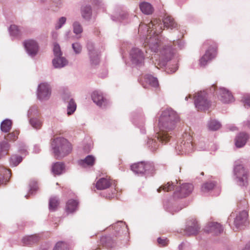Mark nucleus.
Returning <instances> with one entry per match:
<instances>
[{"instance_id":"obj_1","label":"nucleus","mask_w":250,"mask_h":250,"mask_svg":"<svg viewBox=\"0 0 250 250\" xmlns=\"http://www.w3.org/2000/svg\"><path fill=\"white\" fill-rule=\"evenodd\" d=\"M179 121V117L178 114L171 108H167L163 111L159 122V127L162 132L156 134L157 140L162 143L168 142L170 136L164 132L174 129Z\"/></svg>"},{"instance_id":"obj_2","label":"nucleus","mask_w":250,"mask_h":250,"mask_svg":"<svg viewBox=\"0 0 250 250\" xmlns=\"http://www.w3.org/2000/svg\"><path fill=\"white\" fill-rule=\"evenodd\" d=\"M176 185L174 183L168 182L166 185L162 186L158 189L157 191L160 192L162 190L168 192L175 189L174 196L177 198H184L188 196L191 193L193 189V186L189 183H184L181 185L176 181Z\"/></svg>"},{"instance_id":"obj_3","label":"nucleus","mask_w":250,"mask_h":250,"mask_svg":"<svg viewBox=\"0 0 250 250\" xmlns=\"http://www.w3.org/2000/svg\"><path fill=\"white\" fill-rule=\"evenodd\" d=\"M51 148L54 156L57 159H62L68 155L72 151L71 144L63 138L59 137L53 140Z\"/></svg>"},{"instance_id":"obj_4","label":"nucleus","mask_w":250,"mask_h":250,"mask_svg":"<svg viewBox=\"0 0 250 250\" xmlns=\"http://www.w3.org/2000/svg\"><path fill=\"white\" fill-rule=\"evenodd\" d=\"M163 24L162 23L160 20L154 19L148 24V28L151 29L153 34L157 36L162 33L163 27L171 29H178V24L175 21L174 19L169 15H166L163 18Z\"/></svg>"},{"instance_id":"obj_5","label":"nucleus","mask_w":250,"mask_h":250,"mask_svg":"<svg viewBox=\"0 0 250 250\" xmlns=\"http://www.w3.org/2000/svg\"><path fill=\"white\" fill-rule=\"evenodd\" d=\"M194 104L198 110L208 109L210 106V103L208 99L206 92L201 91L197 93L194 96Z\"/></svg>"},{"instance_id":"obj_6","label":"nucleus","mask_w":250,"mask_h":250,"mask_svg":"<svg viewBox=\"0 0 250 250\" xmlns=\"http://www.w3.org/2000/svg\"><path fill=\"white\" fill-rule=\"evenodd\" d=\"M129 56L131 62L138 66L144 65L145 55L144 52L139 48L134 47L130 51Z\"/></svg>"},{"instance_id":"obj_7","label":"nucleus","mask_w":250,"mask_h":250,"mask_svg":"<svg viewBox=\"0 0 250 250\" xmlns=\"http://www.w3.org/2000/svg\"><path fill=\"white\" fill-rule=\"evenodd\" d=\"M117 181L111 178L110 176H106L105 177L100 178L96 183V188L99 190H104L112 186L116 187Z\"/></svg>"},{"instance_id":"obj_8","label":"nucleus","mask_w":250,"mask_h":250,"mask_svg":"<svg viewBox=\"0 0 250 250\" xmlns=\"http://www.w3.org/2000/svg\"><path fill=\"white\" fill-rule=\"evenodd\" d=\"M23 45L26 52L31 57H34L37 55L39 46L36 41L33 40L25 41L23 42Z\"/></svg>"},{"instance_id":"obj_9","label":"nucleus","mask_w":250,"mask_h":250,"mask_svg":"<svg viewBox=\"0 0 250 250\" xmlns=\"http://www.w3.org/2000/svg\"><path fill=\"white\" fill-rule=\"evenodd\" d=\"M50 95L51 89L47 83H42L39 85L37 90V96L39 100H48Z\"/></svg>"},{"instance_id":"obj_10","label":"nucleus","mask_w":250,"mask_h":250,"mask_svg":"<svg viewBox=\"0 0 250 250\" xmlns=\"http://www.w3.org/2000/svg\"><path fill=\"white\" fill-rule=\"evenodd\" d=\"M91 98L94 103L102 108L106 107L109 104V101L103 97L102 93L100 91H94L91 95Z\"/></svg>"},{"instance_id":"obj_11","label":"nucleus","mask_w":250,"mask_h":250,"mask_svg":"<svg viewBox=\"0 0 250 250\" xmlns=\"http://www.w3.org/2000/svg\"><path fill=\"white\" fill-rule=\"evenodd\" d=\"M217 46L215 43H213L206 51L205 54L201 58L200 63L201 65L205 66L207 64L208 61L211 60L214 58L216 54Z\"/></svg>"},{"instance_id":"obj_12","label":"nucleus","mask_w":250,"mask_h":250,"mask_svg":"<svg viewBox=\"0 0 250 250\" xmlns=\"http://www.w3.org/2000/svg\"><path fill=\"white\" fill-rule=\"evenodd\" d=\"M217 94L218 99L224 103L228 104L233 101L231 93L225 88H220Z\"/></svg>"},{"instance_id":"obj_13","label":"nucleus","mask_w":250,"mask_h":250,"mask_svg":"<svg viewBox=\"0 0 250 250\" xmlns=\"http://www.w3.org/2000/svg\"><path fill=\"white\" fill-rule=\"evenodd\" d=\"M248 213L247 211L243 210L236 217L234 224L237 229H241L247 222Z\"/></svg>"},{"instance_id":"obj_14","label":"nucleus","mask_w":250,"mask_h":250,"mask_svg":"<svg viewBox=\"0 0 250 250\" xmlns=\"http://www.w3.org/2000/svg\"><path fill=\"white\" fill-rule=\"evenodd\" d=\"M205 230L208 233L218 235L222 232L223 229L220 224L216 222H210L206 227Z\"/></svg>"},{"instance_id":"obj_15","label":"nucleus","mask_w":250,"mask_h":250,"mask_svg":"<svg viewBox=\"0 0 250 250\" xmlns=\"http://www.w3.org/2000/svg\"><path fill=\"white\" fill-rule=\"evenodd\" d=\"M176 149L179 151V154H183L185 153H189L193 150V146L191 141L189 139L188 141H183L179 145L176 147Z\"/></svg>"},{"instance_id":"obj_16","label":"nucleus","mask_w":250,"mask_h":250,"mask_svg":"<svg viewBox=\"0 0 250 250\" xmlns=\"http://www.w3.org/2000/svg\"><path fill=\"white\" fill-rule=\"evenodd\" d=\"M163 61L160 63L161 66H165L167 62L170 60L173 56V51L171 46L165 47L161 52Z\"/></svg>"},{"instance_id":"obj_17","label":"nucleus","mask_w":250,"mask_h":250,"mask_svg":"<svg viewBox=\"0 0 250 250\" xmlns=\"http://www.w3.org/2000/svg\"><path fill=\"white\" fill-rule=\"evenodd\" d=\"M111 18L113 21L123 22L128 20L129 14L123 9H118L114 15H111Z\"/></svg>"},{"instance_id":"obj_18","label":"nucleus","mask_w":250,"mask_h":250,"mask_svg":"<svg viewBox=\"0 0 250 250\" xmlns=\"http://www.w3.org/2000/svg\"><path fill=\"white\" fill-rule=\"evenodd\" d=\"M249 138V136L247 133L245 132L240 133L235 139L236 146L238 148L244 146Z\"/></svg>"},{"instance_id":"obj_19","label":"nucleus","mask_w":250,"mask_h":250,"mask_svg":"<svg viewBox=\"0 0 250 250\" xmlns=\"http://www.w3.org/2000/svg\"><path fill=\"white\" fill-rule=\"evenodd\" d=\"M68 61L65 58L60 56L55 57L52 60V64L55 68H61L68 64Z\"/></svg>"},{"instance_id":"obj_20","label":"nucleus","mask_w":250,"mask_h":250,"mask_svg":"<svg viewBox=\"0 0 250 250\" xmlns=\"http://www.w3.org/2000/svg\"><path fill=\"white\" fill-rule=\"evenodd\" d=\"M79 202L77 200L69 199L67 201L65 206V211L67 213H72L77 210Z\"/></svg>"},{"instance_id":"obj_21","label":"nucleus","mask_w":250,"mask_h":250,"mask_svg":"<svg viewBox=\"0 0 250 250\" xmlns=\"http://www.w3.org/2000/svg\"><path fill=\"white\" fill-rule=\"evenodd\" d=\"M82 18L86 21H89L92 16V8L90 5L83 6L81 8Z\"/></svg>"},{"instance_id":"obj_22","label":"nucleus","mask_w":250,"mask_h":250,"mask_svg":"<svg viewBox=\"0 0 250 250\" xmlns=\"http://www.w3.org/2000/svg\"><path fill=\"white\" fill-rule=\"evenodd\" d=\"M199 229L197 222L194 220L191 225L188 224L186 229V233L188 235H196L198 233Z\"/></svg>"},{"instance_id":"obj_23","label":"nucleus","mask_w":250,"mask_h":250,"mask_svg":"<svg viewBox=\"0 0 250 250\" xmlns=\"http://www.w3.org/2000/svg\"><path fill=\"white\" fill-rule=\"evenodd\" d=\"M95 159L92 155H88L84 159L78 161V164L83 167L92 166L95 163Z\"/></svg>"},{"instance_id":"obj_24","label":"nucleus","mask_w":250,"mask_h":250,"mask_svg":"<svg viewBox=\"0 0 250 250\" xmlns=\"http://www.w3.org/2000/svg\"><path fill=\"white\" fill-rule=\"evenodd\" d=\"M235 180L238 184L241 186L247 184L248 174L247 173H235Z\"/></svg>"},{"instance_id":"obj_25","label":"nucleus","mask_w":250,"mask_h":250,"mask_svg":"<svg viewBox=\"0 0 250 250\" xmlns=\"http://www.w3.org/2000/svg\"><path fill=\"white\" fill-rule=\"evenodd\" d=\"M164 167V166L162 165H157L156 166H155L153 163H152V162L144 161V172H147V171L152 172L153 171L160 170L161 169L160 168V167Z\"/></svg>"},{"instance_id":"obj_26","label":"nucleus","mask_w":250,"mask_h":250,"mask_svg":"<svg viewBox=\"0 0 250 250\" xmlns=\"http://www.w3.org/2000/svg\"><path fill=\"white\" fill-rule=\"evenodd\" d=\"M68 170V169L63 162H57L52 165L51 172H63Z\"/></svg>"},{"instance_id":"obj_27","label":"nucleus","mask_w":250,"mask_h":250,"mask_svg":"<svg viewBox=\"0 0 250 250\" xmlns=\"http://www.w3.org/2000/svg\"><path fill=\"white\" fill-rule=\"evenodd\" d=\"M140 8L141 11L146 15L151 14L154 11V8L152 5L147 2L141 3L140 4Z\"/></svg>"},{"instance_id":"obj_28","label":"nucleus","mask_w":250,"mask_h":250,"mask_svg":"<svg viewBox=\"0 0 250 250\" xmlns=\"http://www.w3.org/2000/svg\"><path fill=\"white\" fill-rule=\"evenodd\" d=\"M10 147V145L6 141L0 142V158L8 154Z\"/></svg>"},{"instance_id":"obj_29","label":"nucleus","mask_w":250,"mask_h":250,"mask_svg":"<svg viewBox=\"0 0 250 250\" xmlns=\"http://www.w3.org/2000/svg\"><path fill=\"white\" fill-rule=\"evenodd\" d=\"M102 241L104 242L105 246L108 248H112L116 245V238L111 237H105L102 238Z\"/></svg>"},{"instance_id":"obj_30","label":"nucleus","mask_w":250,"mask_h":250,"mask_svg":"<svg viewBox=\"0 0 250 250\" xmlns=\"http://www.w3.org/2000/svg\"><path fill=\"white\" fill-rule=\"evenodd\" d=\"M90 64L92 66L98 65L100 62V57L98 52L88 54Z\"/></svg>"},{"instance_id":"obj_31","label":"nucleus","mask_w":250,"mask_h":250,"mask_svg":"<svg viewBox=\"0 0 250 250\" xmlns=\"http://www.w3.org/2000/svg\"><path fill=\"white\" fill-rule=\"evenodd\" d=\"M12 127V122L10 120L5 119L0 124V129L3 132H8Z\"/></svg>"},{"instance_id":"obj_32","label":"nucleus","mask_w":250,"mask_h":250,"mask_svg":"<svg viewBox=\"0 0 250 250\" xmlns=\"http://www.w3.org/2000/svg\"><path fill=\"white\" fill-rule=\"evenodd\" d=\"M39 237L37 235H33L25 237L22 241L23 243L25 245H32L35 243L38 242Z\"/></svg>"},{"instance_id":"obj_33","label":"nucleus","mask_w":250,"mask_h":250,"mask_svg":"<svg viewBox=\"0 0 250 250\" xmlns=\"http://www.w3.org/2000/svg\"><path fill=\"white\" fill-rule=\"evenodd\" d=\"M144 161L135 163L130 165V170L133 172H144Z\"/></svg>"},{"instance_id":"obj_34","label":"nucleus","mask_w":250,"mask_h":250,"mask_svg":"<svg viewBox=\"0 0 250 250\" xmlns=\"http://www.w3.org/2000/svg\"><path fill=\"white\" fill-rule=\"evenodd\" d=\"M9 32L11 36L19 37L21 35V29L16 25H11L9 28Z\"/></svg>"},{"instance_id":"obj_35","label":"nucleus","mask_w":250,"mask_h":250,"mask_svg":"<svg viewBox=\"0 0 250 250\" xmlns=\"http://www.w3.org/2000/svg\"><path fill=\"white\" fill-rule=\"evenodd\" d=\"M22 159V157L20 155L17 154L12 155L10 159V166L13 167L17 166Z\"/></svg>"},{"instance_id":"obj_36","label":"nucleus","mask_w":250,"mask_h":250,"mask_svg":"<svg viewBox=\"0 0 250 250\" xmlns=\"http://www.w3.org/2000/svg\"><path fill=\"white\" fill-rule=\"evenodd\" d=\"M76 104L73 99H70L67 105V112L68 115L72 114L76 109Z\"/></svg>"},{"instance_id":"obj_37","label":"nucleus","mask_w":250,"mask_h":250,"mask_svg":"<svg viewBox=\"0 0 250 250\" xmlns=\"http://www.w3.org/2000/svg\"><path fill=\"white\" fill-rule=\"evenodd\" d=\"M73 32L76 34H80L83 32V28L79 21H75L72 24Z\"/></svg>"},{"instance_id":"obj_38","label":"nucleus","mask_w":250,"mask_h":250,"mask_svg":"<svg viewBox=\"0 0 250 250\" xmlns=\"http://www.w3.org/2000/svg\"><path fill=\"white\" fill-rule=\"evenodd\" d=\"M145 79L147 83L153 87H156L159 84L157 79L150 75H146Z\"/></svg>"},{"instance_id":"obj_39","label":"nucleus","mask_w":250,"mask_h":250,"mask_svg":"<svg viewBox=\"0 0 250 250\" xmlns=\"http://www.w3.org/2000/svg\"><path fill=\"white\" fill-rule=\"evenodd\" d=\"M29 123L31 126L36 129H40L42 125V122L37 117L29 118Z\"/></svg>"},{"instance_id":"obj_40","label":"nucleus","mask_w":250,"mask_h":250,"mask_svg":"<svg viewBox=\"0 0 250 250\" xmlns=\"http://www.w3.org/2000/svg\"><path fill=\"white\" fill-rule=\"evenodd\" d=\"M221 126V124L216 120H210L208 123V127L209 129L211 130H216L220 128Z\"/></svg>"},{"instance_id":"obj_41","label":"nucleus","mask_w":250,"mask_h":250,"mask_svg":"<svg viewBox=\"0 0 250 250\" xmlns=\"http://www.w3.org/2000/svg\"><path fill=\"white\" fill-rule=\"evenodd\" d=\"M69 247L67 243L60 241L58 242L54 249V250H69Z\"/></svg>"},{"instance_id":"obj_42","label":"nucleus","mask_w":250,"mask_h":250,"mask_svg":"<svg viewBox=\"0 0 250 250\" xmlns=\"http://www.w3.org/2000/svg\"><path fill=\"white\" fill-rule=\"evenodd\" d=\"M59 205V202L56 197H52L49 200V209L55 210Z\"/></svg>"},{"instance_id":"obj_43","label":"nucleus","mask_w":250,"mask_h":250,"mask_svg":"<svg viewBox=\"0 0 250 250\" xmlns=\"http://www.w3.org/2000/svg\"><path fill=\"white\" fill-rule=\"evenodd\" d=\"M215 184L212 182H207L204 184L201 188V190L204 192H207L212 189Z\"/></svg>"},{"instance_id":"obj_44","label":"nucleus","mask_w":250,"mask_h":250,"mask_svg":"<svg viewBox=\"0 0 250 250\" xmlns=\"http://www.w3.org/2000/svg\"><path fill=\"white\" fill-rule=\"evenodd\" d=\"M147 145L152 151H154L157 149L159 145L156 140L152 139L148 140Z\"/></svg>"},{"instance_id":"obj_45","label":"nucleus","mask_w":250,"mask_h":250,"mask_svg":"<svg viewBox=\"0 0 250 250\" xmlns=\"http://www.w3.org/2000/svg\"><path fill=\"white\" fill-rule=\"evenodd\" d=\"M38 111L37 107L33 106L29 109L28 111V117L29 118L37 117L38 116Z\"/></svg>"},{"instance_id":"obj_46","label":"nucleus","mask_w":250,"mask_h":250,"mask_svg":"<svg viewBox=\"0 0 250 250\" xmlns=\"http://www.w3.org/2000/svg\"><path fill=\"white\" fill-rule=\"evenodd\" d=\"M66 18L64 17H62L59 19L57 23L55 24V29L58 30L61 28L62 26L65 23Z\"/></svg>"},{"instance_id":"obj_47","label":"nucleus","mask_w":250,"mask_h":250,"mask_svg":"<svg viewBox=\"0 0 250 250\" xmlns=\"http://www.w3.org/2000/svg\"><path fill=\"white\" fill-rule=\"evenodd\" d=\"M72 47L75 53L77 54H79L82 52V46L80 43L78 42L72 43Z\"/></svg>"},{"instance_id":"obj_48","label":"nucleus","mask_w":250,"mask_h":250,"mask_svg":"<svg viewBox=\"0 0 250 250\" xmlns=\"http://www.w3.org/2000/svg\"><path fill=\"white\" fill-rule=\"evenodd\" d=\"M86 48L88 52V54L97 52L95 49L94 43L90 41H87Z\"/></svg>"},{"instance_id":"obj_49","label":"nucleus","mask_w":250,"mask_h":250,"mask_svg":"<svg viewBox=\"0 0 250 250\" xmlns=\"http://www.w3.org/2000/svg\"><path fill=\"white\" fill-rule=\"evenodd\" d=\"M53 52L55 57L62 56V52L61 51L60 46L58 43H55L53 47Z\"/></svg>"},{"instance_id":"obj_50","label":"nucleus","mask_w":250,"mask_h":250,"mask_svg":"<svg viewBox=\"0 0 250 250\" xmlns=\"http://www.w3.org/2000/svg\"><path fill=\"white\" fill-rule=\"evenodd\" d=\"M18 132H13L7 134L6 139L8 141H15L18 138Z\"/></svg>"},{"instance_id":"obj_51","label":"nucleus","mask_w":250,"mask_h":250,"mask_svg":"<svg viewBox=\"0 0 250 250\" xmlns=\"http://www.w3.org/2000/svg\"><path fill=\"white\" fill-rule=\"evenodd\" d=\"M244 170V167L239 162H236L234 166V172H241Z\"/></svg>"},{"instance_id":"obj_52","label":"nucleus","mask_w":250,"mask_h":250,"mask_svg":"<svg viewBox=\"0 0 250 250\" xmlns=\"http://www.w3.org/2000/svg\"><path fill=\"white\" fill-rule=\"evenodd\" d=\"M242 100L245 105L250 106V95H244Z\"/></svg>"},{"instance_id":"obj_53","label":"nucleus","mask_w":250,"mask_h":250,"mask_svg":"<svg viewBox=\"0 0 250 250\" xmlns=\"http://www.w3.org/2000/svg\"><path fill=\"white\" fill-rule=\"evenodd\" d=\"M157 241L158 244L162 246H166L168 243V240L167 238L162 239L161 238H158Z\"/></svg>"},{"instance_id":"obj_54","label":"nucleus","mask_w":250,"mask_h":250,"mask_svg":"<svg viewBox=\"0 0 250 250\" xmlns=\"http://www.w3.org/2000/svg\"><path fill=\"white\" fill-rule=\"evenodd\" d=\"M62 99L65 102L68 103L70 99L71 98L70 97L69 94L66 93L63 94Z\"/></svg>"},{"instance_id":"obj_55","label":"nucleus","mask_w":250,"mask_h":250,"mask_svg":"<svg viewBox=\"0 0 250 250\" xmlns=\"http://www.w3.org/2000/svg\"><path fill=\"white\" fill-rule=\"evenodd\" d=\"M52 1L56 7H59L62 4L61 0H52Z\"/></svg>"},{"instance_id":"obj_56","label":"nucleus","mask_w":250,"mask_h":250,"mask_svg":"<svg viewBox=\"0 0 250 250\" xmlns=\"http://www.w3.org/2000/svg\"><path fill=\"white\" fill-rule=\"evenodd\" d=\"M19 152L21 153L25 154L26 155V152H27L26 149V148L20 149L19 150Z\"/></svg>"},{"instance_id":"obj_57","label":"nucleus","mask_w":250,"mask_h":250,"mask_svg":"<svg viewBox=\"0 0 250 250\" xmlns=\"http://www.w3.org/2000/svg\"><path fill=\"white\" fill-rule=\"evenodd\" d=\"M7 182H8L7 180H4V179H2L1 177H0V185L1 184H3L4 183H6Z\"/></svg>"},{"instance_id":"obj_58","label":"nucleus","mask_w":250,"mask_h":250,"mask_svg":"<svg viewBox=\"0 0 250 250\" xmlns=\"http://www.w3.org/2000/svg\"><path fill=\"white\" fill-rule=\"evenodd\" d=\"M215 91V86L214 85H213L211 86V87L210 88V92H214V91Z\"/></svg>"},{"instance_id":"obj_59","label":"nucleus","mask_w":250,"mask_h":250,"mask_svg":"<svg viewBox=\"0 0 250 250\" xmlns=\"http://www.w3.org/2000/svg\"><path fill=\"white\" fill-rule=\"evenodd\" d=\"M246 125L250 128V121H248L246 123Z\"/></svg>"},{"instance_id":"obj_60","label":"nucleus","mask_w":250,"mask_h":250,"mask_svg":"<svg viewBox=\"0 0 250 250\" xmlns=\"http://www.w3.org/2000/svg\"><path fill=\"white\" fill-rule=\"evenodd\" d=\"M244 250H250V247L247 246Z\"/></svg>"},{"instance_id":"obj_61","label":"nucleus","mask_w":250,"mask_h":250,"mask_svg":"<svg viewBox=\"0 0 250 250\" xmlns=\"http://www.w3.org/2000/svg\"><path fill=\"white\" fill-rule=\"evenodd\" d=\"M11 174H12L11 172L7 173V176L10 177L11 176Z\"/></svg>"},{"instance_id":"obj_62","label":"nucleus","mask_w":250,"mask_h":250,"mask_svg":"<svg viewBox=\"0 0 250 250\" xmlns=\"http://www.w3.org/2000/svg\"><path fill=\"white\" fill-rule=\"evenodd\" d=\"M208 42L209 41H207V42H204V45H205L206 44H208Z\"/></svg>"},{"instance_id":"obj_63","label":"nucleus","mask_w":250,"mask_h":250,"mask_svg":"<svg viewBox=\"0 0 250 250\" xmlns=\"http://www.w3.org/2000/svg\"><path fill=\"white\" fill-rule=\"evenodd\" d=\"M236 127H233L232 128H231V130H234L235 129Z\"/></svg>"},{"instance_id":"obj_64","label":"nucleus","mask_w":250,"mask_h":250,"mask_svg":"<svg viewBox=\"0 0 250 250\" xmlns=\"http://www.w3.org/2000/svg\"><path fill=\"white\" fill-rule=\"evenodd\" d=\"M176 71V69H175V70L173 71H172V73L175 72Z\"/></svg>"}]
</instances>
